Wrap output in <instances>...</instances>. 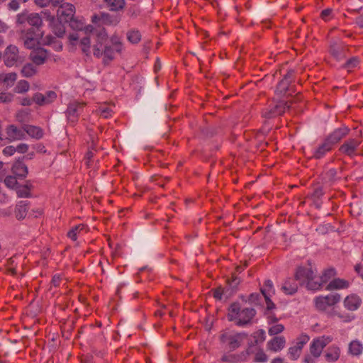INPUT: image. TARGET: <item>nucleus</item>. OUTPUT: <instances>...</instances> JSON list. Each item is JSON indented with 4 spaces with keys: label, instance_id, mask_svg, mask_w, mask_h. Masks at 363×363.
Instances as JSON below:
<instances>
[{
    "label": "nucleus",
    "instance_id": "1",
    "mask_svg": "<svg viewBox=\"0 0 363 363\" xmlns=\"http://www.w3.org/2000/svg\"><path fill=\"white\" fill-rule=\"evenodd\" d=\"M350 129L342 126L334 130L329 134L315 150L313 157L319 160L323 157L325 154L331 151L333 147L338 143L343 138L349 134Z\"/></svg>",
    "mask_w": 363,
    "mask_h": 363
},
{
    "label": "nucleus",
    "instance_id": "47",
    "mask_svg": "<svg viewBox=\"0 0 363 363\" xmlns=\"http://www.w3.org/2000/svg\"><path fill=\"white\" fill-rule=\"evenodd\" d=\"M4 184L7 187L10 189L17 187L16 186L18 184V182L16 180V177L13 176H6L4 179Z\"/></svg>",
    "mask_w": 363,
    "mask_h": 363
},
{
    "label": "nucleus",
    "instance_id": "21",
    "mask_svg": "<svg viewBox=\"0 0 363 363\" xmlns=\"http://www.w3.org/2000/svg\"><path fill=\"white\" fill-rule=\"evenodd\" d=\"M13 173L19 178H25L28 174L27 166L21 160H17L12 166Z\"/></svg>",
    "mask_w": 363,
    "mask_h": 363
},
{
    "label": "nucleus",
    "instance_id": "64",
    "mask_svg": "<svg viewBox=\"0 0 363 363\" xmlns=\"http://www.w3.org/2000/svg\"><path fill=\"white\" fill-rule=\"evenodd\" d=\"M20 3L19 0H11L8 7L10 10L16 11L19 8Z\"/></svg>",
    "mask_w": 363,
    "mask_h": 363
},
{
    "label": "nucleus",
    "instance_id": "56",
    "mask_svg": "<svg viewBox=\"0 0 363 363\" xmlns=\"http://www.w3.org/2000/svg\"><path fill=\"white\" fill-rule=\"evenodd\" d=\"M95 152L96 150L94 147H91V149H89L88 152H86L84 160H86V164L87 166L90 165V162H91V159L94 157Z\"/></svg>",
    "mask_w": 363,
    "mask_h": 363
},
{
    "label": "nucleus",
    "instance_id": "43",
    "mask_svg": "<svg viewBox=\"0 0 363 363\" xmlns=\"http://www.w3.org/2000/svg\"><path fill=\"white\" fill-rule=\"evenodd\" d=\"M252 337L254 338L255 344L257 345L262 343L265 340V332L262 329L258 330L253 333Z\"/></svg>",
    "mask_w": 363,
    "mask_h": 363
},
{
    "label": "nucleus",
    "instance_id": "10",
    "mask_svg": "<svg viewBox=\"0 0 363 363\" xmlns=\"http://www.w3.org/2000/svg\"><path fill=\"white\" fill-rule=\"evenodd\" d=\"M20 58L18 49L16 45H9L3 55L4 64L6 67H11L16 65Z\"/></svg>",
    "mask_w": 363,
    "mask_h": 363
},
{
    "label": "nucleus",
    "instance_id": "5",
    "mask_svg": "<svg viewBox=\"0 0 363 363\" xmlns=\"http://www.w3.org/2000/svg\"><path fill=\"white\" fill-rule=\"evenodd\" d=\"M43 32L40 28H28L22 30L21 39L24 46L28 49H33L39 43V40L43 37Z\"/></svg>",
    "mask_w": 363,
    "mask_h": 363
},
{
    "label": "nucleus",
    "instance_id": "35",
    "mask_svg": "<svg viewBox=\"0 0 363 363\" xmlns=\"http://www.w3.org/2000/svg\"><path fill=\"white\" fill-rule=\"evenodd\" d=\"M127 39L133 44L138 43L141 40V34L138 30H131L127 33Z\"/></svg>",
    "mask_w": 363,
    "mask_h": 363
},
{
    "label": "nucleus",
    "instance_id": "44",
    "mask_svg": "<svg viewBox=\"0 0 363 363\" xmlns=\"http://www.w3.org/2000/svg\"><path fill=\"white\" fill-rule=\"evenodd\" d=\"M45 44L46 45H52V43L56 44V50H61L62 49V45L60 42H57L56 38L52 35H47L45 38Z\"/></svg>",
    "mask_w": 363,
    "mask_h": 363
},
{
    "label": "nucleus",
    "instance_id": "22",
    "mask_svg": "<svg viewBox=\"0 0 363 363\" xmlns=\"http://www.w3.org/2000/svg\"><path fill=\"white\" fill-rule=\"evenodd\" d=\"M24 133L26 132L29 136L35 139H40L43 136L42 128L38 126L24 124L23 126Z\"/></svg>",
    "mask_w": 363,
    "mask_h": 363
},
{
    "label": "nucleus",
    "instance_id": "59",
    "mask_svg": "<svg viewBox=\"0 0 363 363\" xmlns=\"http://www.w3.org/2000/svg\"><path fill=\"white\" fill-rule=\"evenodd\" d=\"M323 188L318 186L314 189L312 197L314 199H320L323 195Z\"/></svg>",
    "mask_w": 363,
    "mask_h": 363
},
{
    "label": "nucleus",
    "instance_id": "33",
    "mask_svg": "<svg viewBox=\"0 0 363 363\" xmlns=\"http://www.w3.org/2000/svg\"><path fill=\"white\" fill-rule=\"evenodd\" d=\"M21 74L24 77H31L37 73V69L32 63L26 64L21 69Z\"/></svg>",
    "mask_w": 363,
    "mask_h": 363
},
{
    "label": "nucleus",
    "instance_id": "9",
    "mask_svg": "<svg viewBox=\"0 0 363 363\" xmlns=\"http://www.w3.org/2000/svg\"><path fill=\"white\" fill-rule=\"evenodd\" d=\"M333 338L330 336H322L314 339L310 346V352L314 357L320 356L323 348L331 342Z\"/></svg>",
    "mask_w": 363,
    "mask_h": 363
},
{
    "label": "nucleus",
    "instance_id": "7",
    "mask_svg": "<svg viewBox=\"0 0 363 363\" xmlns=\"http://www.w3.org/2000/svg\"><path fill=\"white\" fill-rule=\"evenodd\" d=\"M289 107L287 103L284 101L272 102L262 110V115L264 118L270 119L281 115Z\"/></svg>",
    "mask_w": 363,
    "mask_h": 363
},
{
    "label": "nucleus",
    "instance_id": "58",
    "mask_svg": "<svg viewBox=\"0 0 363 363\" xmlns=\"http://www.w3.org/2000/svg\"><path fill=\"white\" fill-rule=\"evenodd\" d=\"M309 340V337L306 335H302L298 338L296 345L303 348V345H306Z\"/></svg>",
    "mask_w": 363,
    "mask_h": 363
},
{
    "label": "nucleus",
    "instance_id": "11",
    "mask_svg": "<svg viewBox=\"0 0 363 363\" xmlns=\"http://www.w3.org/2000/svg\"><path fill=\"white\" fill-rule=\"evenodd\" d=\"M361 144V141L357 139L350 138L344 142L340 147L339 151L350 157L357 155L358 147Z\"/></svg>",
    "mask_w": 363,
    "mask_h": 363
},
{
    "label": "nucleus",
    "instance_id": "54",
    "mask_svg": "<svg viewBox=\"0 0 363 363\" xmlns=\"http://www.w3.org/2000/svg\"><path fill=\"white\" fill-rule=\"evenodd\" d=\"M336 315L340 318V320L343 323H349L352 321L354 319V315L350 314V313H336Z\"/></svg>",
    "mask_w": 363,
    "mask_h": 363
},
{
    "label": "nucleus",
    "instance_id": "8",
    "mask_svg": "<svg viewBox=\"0 0 363 363\" xmlns=\"http://www.w3.org/2000/svg\"><path fill=\"white\" fill-rule=\"evenodd\" d=\"M341 296L337 293L330 294L325 296H318L314 300L315 306L318 311H325L340 301Z\"/></svg>",
    "mask_w": 363,
    "mask_h": 363
},
{
    "label": "nucleus",
    "instance_id": "3",
    "mask_svg": "<svg viewBox=\"0 0 363 363\" xmlns=\"http://www.w3.org/2000/svg\"><path fill=\"white\" fill-rule=\"evenodd\" d=\"M247 337V334L245 333L225 330L220 335L219 339L225 349L234 351L241 346Z\"/></svg>",
    "mask_w": 363,
    "mask_h": 363
},
{
    "label": "nucleus",
    "instance_id": "25",
    "mask_svg": "<svg viewBox=\"0 0 363 363\" xmlns=\"http://www.w3.org/2000/svg\"><path fill=\"white\" fill-rule=\"evenodd\" d=\"M107 33L105 32L104 28L97 35V40L99 41V44L100 45V48L98 47V45L94 47V55L96 57H99L102 55L101 50H104L103 45H105L106 41L107 40Z\"/></svg>",
    "mask_w": 363,
    "mask_h": 363
},
{
    "label": "nucleus",
    "instance_id": "39",
    "mask_svg": "<svg viewBox=\"0 0 363 363\" xmlns=\"http://www.w3.org/2000/svg\"><path fill=\"white\" fill-rule=\"evenodd\" d=\"M301 350H302V348L297 345H296L293 347H291L289 349V355L290 359H291L293 360L297 359L301 353Z\"/></svg>",
    "mask_w": 363,
    "mask_h": 363
},
{
    "label": "nucleus",
    "instance_id": "31",
    "mask_svg": "<svg viewBox=\"0 0 363 363\" xmlns=\"http://www.w3.org/2000/svg\"><path fill=\"white\" fill-rule=\"evenodd\" d=\"M349 353L352 356H359L363 351V345L358 340H353L349 345Z\"/></svg>",
    "mask_w": 363,
    "mask_h": 363
},
{
    "label": "nucleus",
    "instance_id": "6",
    "mask_svg": "<svg viewBox=\"0 0 363 363\" xmlns=\"http://www.w3.org/2000/svg\"><path fill=\"white\" fill-rule=\"evenodd\" d=\"M86 106V104L85 102L78 101L77 100L69 102L65 111L68 121L72 124H75L78 121L79 116Z\"/></svg>",
    "mask_w": 363,
    "mask_h": 363
},
{
    "label": "nucleus",
    "instance_id": "14",
    "mask_svg": "<svg viewBox=\"0 0 363 363\" xmlns=\"http://www.w3.org/2000/svg\"><path fill=\"white\" fill-rule=\"evenodd\" d=\"M329 51L336 60H340L345 57L347 48L342 41L335 40L330 43Z\"/></svg>",
    "mask_w": 363,
    "mask_h": 363
},
{
    "label": "nucleus",
    "instance_id": "61",
    "mask_svg": "<svg viewBox=\"0 0 363 363\" xmlns=\"http://www.w3.org/2000/svg\"><path fill=\"white\" fill-rule=\"evenodd\" d=\"M29 14L21 13L17 16V23L20 24H24L28 23Z\"/></svg>",
    "mask_w": 363,
    "mask_h": 363
},
{
    "label": "nucleus",
    "instance_id": "41",
    "mask_svg": "<svg viewBox=\"0 0 363 363\" xmlns=\"http://www.w3.org/2000/svg\"><path fill=\"white\" fill-rule=\"evenodd\" d=\"M240 283V278L237 277L234 274H233L232 278L230 279L227 280V284L231 289V293H233L236 289L239 284Z\"/></svg>",
    "mask_w": 363,
    "mask_h": 363
},
{
    "label": "nucleus",
    "instance_id": "19",
    "mask_svg": "<svg viewBox=\"0 0 363 363\" xmlns=\"http://www.w3.org/2000/svg\"><path fill=\"white\" fill-rule=\"evenodd\" d=\"M340 356V349L336 345L330 346L325 351L324 357L327 362H335Z\"/></svg>",
    "mask_w": 363,
    "mask_h": 363
},
{
    "label": "nucleus",
    "instance_id": "4",
    "mask_svg": "<svg viewBox=\"0 0 363 363\" xmlns=\"http://www.w3.org/2000/svg\"><path fill=\"white\" fill-rule=\"evenodd\" d=\"M295 279L301 284L306 283V287L310 290H318L320 285L315 282V272L311 267H299L295 274Z\"/></svg>",
    "mask_w": 363,
    "mask_h": 363
},
{
    "label": "nucleus",
    "instance_id": "48",
    "mask_svg": "<svg viewBox=\"0 0 363 363\" xmlns=\"http://www.w3.org/2000/svg\"><path fill=\"white\" fill-rule=\"evenodd\" d=\"M284 330V326L282 324H276L272 326L269 330V335H276L282 333Z\"/></svg>",
    "mask_w": 363,
    "mask_h": 363
},
{
    "label": "nucleus",
    "instance_id": "46",
    "mask_svg": "<svg viewBox=\"0 0 363 363\" xmlns=\"http://www.w3.org/2000/svg\"><path fill=\"white\" fill-rule=\"evenodd\" d=\"M261 293L262 296L264 297L267 308L268 310H272L275 308V304L270 299L269 293H267V289H262Z\"/></svg>",
    "mask_w": 363,
    "mask_h": 363
},
{
    "label": "nucleus",
    "instance_id": "63",
    "mask_svg": "<svg viewBox=\"0 0 363 363\" xmlns=\"http://www.w3.org/2000/svg\"><path fill=\"white\" fill-rule=\"evenodd\" d=\"M260 298V295L257 293L251 294L248 297V301L252 303H257Z\"/></svg>",
    "mask_w": 363,
    "mask_h": 363
},
{
    "label": "nucleus",
    "instance_id": "38",
    "mask_svg": "<svg viewBox=\"0 0 363 363\" xmlns=\"http://www.w3.org/2000/svg\"><path fill=\"white\" fill-rule=\"evenodd\" d=\"M16 194L18 197L20 198H29L31 196V193L28 190V187L23 185H21L16 187Z\"/></svg>",
    "mask_w": 363,
    "mask_h": 363
},
{
    "label": "nucleus",
    "instance_id": "29",
    "mask_svg": "<svg viewBox=\"0 0 363 363\" xmlns=\"http://www.w3.org/2000/svg\"><path fill=\"white\" fill-rule=\"evenodd\" d=\"M298 284L295 280L292 279H288L285 281L284 285L281 287V290L286 294L292 295L297 291Z\"/></svg>",
    "mask_w": 363,
    "mask_h": 363
},
{
    "label": "nucleus",
    "instance_id": "60",
    "mask_svg": "<svg viewBox=\"0 0 363 363\" xmlns=\"http://www.w3.org/2000/svg\"><path fill=\"white\" fill-rule=\"evenodd\" d=\"M16 152L15 147L12 145L6 146L3 150V154L6 156H11Z\"/></svg>",
    "mask_w": 363,
    "mask_h": 363
},
{
    "label": "nucleus",
    "instance_id": "40",
    "mask_svg": "<svg viewBox=\"0 0 363 363\" xmlns=\"http://www.w3.org/2000/svg\"><path fill=\"white\" fill-rule=\"evenodd\" d=\"M14 94L11 92H0V104H10L13 101Z\"/></svg>",
    "mask_w": 363,
    "mask_h": 363
},
{
    "label": "nucleus",
    "instance_id": "30",
    "mask_svg": "<svg viewBox=\"0 0 363 363\" xmlns=\"http://www.w3.org/2000/svg\"><path fill=\"white\" fill-rule=\"evenodd\" d=\"M83 230L87 231V226L84 224H79L72 228L67 233V237L75 241L77 235Z\"/></svg>",
    "mask_w": 363,
    "mask_h": 363
},
{
    "label": "nucleus",
    "instance_id": "62",
    "mask_svg": "<svg viewBox=\"0 0 363 363\" xmlns=\"http://www.w3.org/2000/svg\"><path fill=\"white\" fill-rule=\"evenodd\" d=\"M62 279V277L60 274H55L52 277L51 283L54 286H60L61 281Z\"/></svg>",
    "mask_w": 363,
    "mask_h": 363
},
{
    "label": "nucleus",
    "instance_id": "17",
    "mask_svg": "<svg viewBox=\"0 0 363 363\" xmlns=\"http://www.w3.org/2000/svg\"><path fill=\"white\" fill-rule=\"evenodd\" d=\"M286 344V340L283 336H276L270 340L267 344V350L272 352H278L281 350Z\"/></svg>",
    "mask_w": 363,
    "mask_h": 363
},
{
    "label": "nucleus",
    "instance_id": "27",
    "mask_svg": "<svg viewBox=\"0 0 363 363\" xmlns=\"http://www.w3.org/2000/svg\"><path fill=\"white\" fill-rule=\"evenodd\" d=\"M91 21L94 23H101L103 25H111L112 23V17L108 13H100L99 14H94L91 17Z\"/></svg>",
    "mask_w": 363,
    "mask_h": 363
},
{
    "label": "nucleus",
    "instance_id": "34",
    "mask_svg": "<svg viewBox=\"0 0 363 363\" xmlns=\"http://www.w3.org/2000/svg\"><path fill=\"white\" fill-rule=\"evenodd\" d=\"M29 82L26 80L21 79L17 82L13 91L18 94H25L29 90Z\"/></svg>",
    "mask_w": 363,
    "mask_h": 363
},
{
    "label": "nucleus",
    "instance_id": "57",
    "mask_svg": "<svg viewBox=\"0 0 363 363\" xmlns=\"http://www.w3.org/2000/svg\"><path fill=\"white\" fill-rule=\"evenodd\" d=\"M262 289H267V293H269V296H271V294H274V288H273V284H272V281L271 280H266L265 282H264V288H262L260 289V291Z\"/></svg>",
    "mask_w": 363,
    "mask_h": 363
},
{
    "label": "nucleus",
    "instance_id": "28",
    "mask_svg": "<svg viewBox=\"0 0 363 363\" xmlns=\"http://www.w3.org/2000/svg\"><path fill=\"white\" fill-rule=\"evenodd\" d=\"M349 286V282L342 279H334L326 286L327 290L347 289Z\"/></svg>",
    "mask_w": 363,
    "mask_h": 363
},
{
    "label": "nucleus",
    "instance_id": "53",
    "mask_svg": "<svg viewBox=\"0 0 363 363\" xmlns=\"http://www.w3.org/2000/svg\"><path fill=\"white\" fill-rule=\"evenodd\" d=\"M239 360L238 357L235 354H225L221 357L223 362L234 363Z\"/></svg>",
    "mask_w": 363,
    "mask_h": 363
},
{
    "label": "nucleus",
    "instance_id": "37",
    "mask_svg": "<svg viewBox=\"0 0 363 363\" xmlns=\"http://www.w3.org/2000/svg\"><path fill=\"white\" fill-rule=\"evenodd\" d=\"M104 62L105 64L108 65L113 59V50L111 46H108L106 44L104 45Z\"/></svg>",
    "mask_w": 363,
    "mask_h": 363
},
{
    "label": "nucleus",
    "instance_id": "20",
    "mask_svg": "<svg viewBox=\"0 0 363 363\" xmlns=\"http://www.w3.org/2000/svg\"><path fill=\"white\" fill-rule=\"evenodd\" d=\"M16 79L17 74L16 72L0 74V84H3L6 89L12 87Z\"/></svg>",
    "mask_w": 363,
    "mask_h": 363
},
{
    "label": "nucleus",
    "instance_id": "32",
    "mask_svg": "<svg viewBox=\"0 0 363 363\" xmlns=\"http://www.w3.org/2000/svg\"><path fill=\"white\" fill-rule=\"evenodd\" d=\"M42 23V19L38 13H32L29 14L28 23L30 26V28L41 29Z\"/></svg>",
    "mask_w": 363,
    "mask_h": 363
},
{
    "label": "nucleus",
    "instance_id": "16",
    "mask_svg": "<svg viewBox=\"0 0 363 363\" xmlns=\"http://www.w3.org/2000/svg\"><path fill=\"white\" fill-rule=\"evenodd\" d=\"M6 133L8 136L9 141H13L16 140H22L26 138V133L23 130L18 128L14 125H9L6 128Z\"/></svg>",
    "mask_w": 363,
    "mask_h": 363
},
{
    "label": "nucleus",
    "instance_id": "49",
    "mask_svg": "<svg viewBox=\"0 0 363 363\" xmlns=\"http://www.w3.org/2000/svg\"><path fill=\"white\" fill-rule=\"evenodd\" d=\"M80 45L82 47V50L86 55H88L90 48V38L84 37L80 41Z\"/></svg>",
    "mask_w": 363,
    "mask_h": 363
},
{
    "label": "nucleus",
    "instance_id": "42",
    "mask_svg": "<svg viewBox=\"0 0 363 363\" xmlns=\"http://www.w3.org/2000/svg\"><path fill=\"white\" fill-rule=\"evenodd\" d=\"M70 27L74 30H82L84 28V22L82 20H78L72 17L70 21H68Z\"/></svg>",
    "mask_w": 363,
    "mask_h": 363
},
{
    "label": "nucleus",
    "instance_id": "45",
    "mask_svg": "<svg viewBox=\"0 0 363 363\" xmlns=\"http://www.w3.org/2000/svg\"><path fill=\"white\" fill-rule=\"evenodd\" d=\"M33 102H35L38 106H43L45 104V99L44 98V94L37 92L33 95Z\"/></svg>",
    "mask_w": 363,
    "mask_h": 363
},
{
    "label": "nucleus",
    "instance_id": "12",
    "mask_svg": "<svg viewBox=\"0 0 363 363\" xmlns=\"http://www.w3.org/2000/svg\"><path fill=\"white\" fill-rule=\"evenodd\" d=\"M294 74V72L293 70H289L284 75V78L279 82L276 89V92L278 95H285L287 94L288 91H291L289 85L290 83L293 81ZM291 94V92L288 94V95Z\"/></svg>",
    "mask_w": 363,
    "mask_h": 363
},
{
    "label": "nucleus",
    "instance_id": "51",
    "mask_svg": "<svg viewBox=\"0 0 363 363\" xmlns=\"http://www.w3.org/2000/svg\"><path fill=\"white\" fill-rule=\"evenodd\" d=\"M228 291V289H223L220 286L212 290L213 297L218 300H221L223 294L226 293Z\"/></svg>",
    "mask_w": 363,
    "mask_h": 363
},
{
    "label": "nucleus",
    "instance_id": "26",
    "mask_svg": "<svg viewBox=\"0 0 363 363\" xmlns=\"http://www.w3.org/2000/svg\"><path fill=\"white\" fill-rule=\"evenodd\" d=\"M336 274L335 270L333 268L328 269L323 272L321 276H315V282L320 285V289L324 284H326L330 279Z\"/></svg>",
    "mask_w": 363,
    "mask_h": 363
},
{
    "label": "nucleus",
    "instance_id": "55",
    "mask_svg": "<svg viewBox=\"0 0 363 363\" xmlns=\"http://www.w3.org/2000/svg\"><path fill=\"white\" fill-rule=\"evenodd\" d=\"M358 60L356 57H352L347 61V62L345 65V68H347L349 71H350L351 69H353L354 67H357L358 65Z\"/></svg>",
    "mask_w": 363,
    "mask_h": 363
},
{
    "label": "nucleus",
    "instance_id": "15",
    "mask_svg": "<svg viewBox=\"0 0 363 363\" xmlns=\"http://www.w3.org/2000/svg\"><path fill=\"white\" fill-rule=\"evenodd\" d=\"M48 57V51L43 48L34 49L30 54V58L35 65H41L44 64Z\"/></svg>",
    "mask_w": 363,
    "mask_h": 363
},
{
    "label": "nucleus",
    "instance_id": "50",
    "mask_svg": "<svg viewBox=\"0 0 363 363\" xmlns=\"http://www.w3.org/2000/svg\"><path fill=\"white\" fill-rule=\"evenodd\" d=\"M44 98L45 99V104H49L56 100L57 94L54 91H48L44 94Z\"/></svg>",
    "mask_w": 363,
    "mask_h": 363
},
{
    "label": "nucleus",
    "instance_id": "23",
    "mask_svg": "<svg viewBox=\"0 0 363 363\" xmlns=\"http://www.w3.org/2000/svg\"><path fill=\"white\" fill-rule=\"evenodd\" d=\"M30 203L28 201H21L18 203L15 210L16 217L18 220L25 218Z\"/></svg>",
    "mask_w": 363,
    "mask_h": 363
},
{
    "label": "nucleus",
    "instance_id": "24",
    "mask_svg": "<svg viewBox=\"0 0 363 363\" xmlns=\"http://www.w3.org/2000/svg\"><path fill=\"white\" fill-rule=\"evenodd\" d=\"M361 304V299L355 296L351 295L345 298L344 301V306L350 311L357 310Z\"/></svg>",
    "mask_w": 363,
    "mask_h": 363
},
{
    "label": "nucleus",
    "instance_id": "18",
    "mask_svg": "<svg viewBox=\"0 0 363 363\" xmlns=\"http://www.w3.org/2000/svg\"><path fill=\"white\" fill-rule=\"evenodd\" d=\"M48 20L50 22L52 26L53 33L59 38H62L65 33V27L62 23V21H56L54 16L48 15Z\"/></svg>",
    "mask_w": 363,
    "mask_h": 363
},
{
    "label": "nucleus",
    "instance_id": "52",
    "mask_svg": "<svg viewBox=\"0 0 363 363\" xmlns=\"http://www.w3.org/2000/svg\"><path fill=\"white\" fill-rule=\"evenodd\" d=\"M100 116L104 118H107L111 116L112 110L108 106H101L99 108Z\"/></svg>",
    "mask_w": 363,
    "mask_h": 363
},
{
    "label": "nucleus",
    "instance_id": "36",
    "mask_svg": "<svg viewBox=\"0 0 363 363\" xmlns=\"http://www.w3.org/2000/svg\"><path fill=\"white\" fill-rule=\"evenodd\" d=\"M16 119L21 123H25L29 121L30 112L26 109H21L16 113Z\"/></svg>",
    "mask_w": 363,
    "mask_h": 363
},
{
    "label": "nucleus",
    "instance_id": "2",
    "mask_svg": "<svg viewBox=\"0 0 363 363\" xmlns=\"http://www.w3.org/2000/svg\"><path fill=\"white\" fill-rule=\"evenodd\" d=\"M256 315L253 308H241L238 302L231 303L228 309L227 318L229 321H234L238 326H245L250 324Z\"/></svg>",
    "mask_w": 363,
    "mask_h": 363
},
{
    "label": "nucleus",
    "instance_id": "13",
    "mask_svg": "<svg viewBox=\"0 0 363 363\" xmlns=\"http://www.w3.org/2000/svg\"><path fill=\"white\" fill-rule=\"evenodd\" d=\"M57 13L60 21L68 23V21H70L74 16L75 7L72 4L64 3L59 6Z\"/></svg>",
    "mask_w": 363,
    "mask_h": 363
}]
</instances>
